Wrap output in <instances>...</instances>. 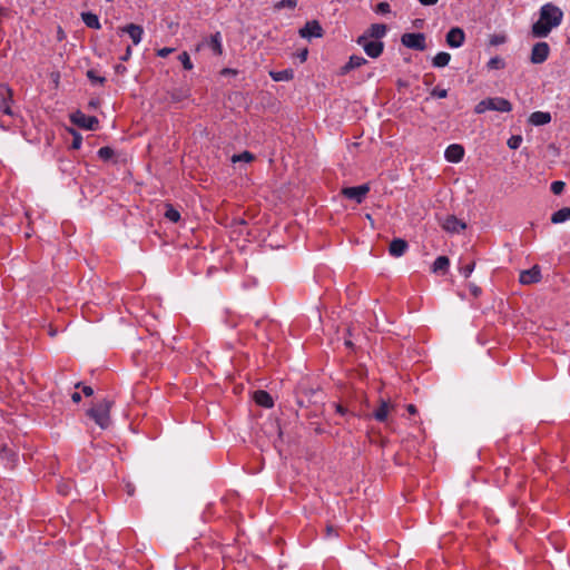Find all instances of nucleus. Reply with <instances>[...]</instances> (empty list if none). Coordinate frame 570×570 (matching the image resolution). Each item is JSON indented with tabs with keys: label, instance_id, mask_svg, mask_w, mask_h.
Wrapping results in <instances>:
<instances>
[{
	"label": "nucleus",
	"instance_id": "obj_1",
	"mask_svg": "<svg viewBox=\"0 0 570 570\" xmlns=\"http://www.w3.org/2000/svg\"><path fill=\"white\" fill-rule=\"evenodd\" d=\"M563 18L562 10L552 4L546 3L540 9V17L532 26V35L538 38L547 37L553 28L560 26Z\"/></svg>",
	"mask_w": 570,
	"mask_h": 570
},
{
	"label": "nucleus",
	"instance_id": "obj_2",
	"mask_svg": "<svg viewBox=\"0 0 570 570\" xmlns=\"http://www.w3.org/2000/svg\"><path fill=\"white\" fill-rule=\"evenodd\" d=\"M112 402L109 400H102L98 402L95 406L88 410V415L95 421V423L101 429L109 428L110 420V409Z\"/></svg>",
	"mask_w": 570,
	"mask_h": 570
},
{
	"label": "nucleus",
	"instance_id": "obj_3",
	"mask_svg": "<svg viewBox=\"0 0 570 570\" xmlns=\"http://www.w3.org/2000/svg\"><path fill=\"white\" fill-rule=\"evenodd\" d=\"M488 110L510 112L512 110V104L508 99L502 97H491L481 100L474 107L475 114H483Z\"/></svg>",
	"mask_w": 570,
	"mask_h": 570
},
{
	"label": "nucleus",
	"instance_id": "obj_4",
	"mask_svg": "<svg viewBox=\"0 0 570 570\" xmlns=\"http://www.w3.org/2000/svg\"><path fill=\"white\" fill-rule=\"evenodd\" d=\"M70 120L72 124L77 125L80 128L88 130H96L98 128V119L95 116H87L82 111L77 110L70 116Z\"/></svg>",
	"mask_w": 570,
	"mask_h": 570
},
{
	"label": "nucleus",
	"instance_id": "obj_5",
	"mask_svg": "<svg viewBox=\"0 0 570 570\" xmlns=\"http://www.w3.org/2000/svg\"><path fill=\"white\" fill-rule=\"evenodd\" d=\"M356 42L363 47L366 55L371 58H377L384 49V43L382 41H368L367 35L360 36Z\"/></svg>",
	"mask_w": 570,
	"mask_h": 570
},
{
	"label": "nucleus",
	"instance_id": "obj_6",
	"mask_svg": "<svg viewBox=\"0 0 570 570\" xmlns=\"http://www.w3.org/2000/svg\"><path fill=\"white\" fill-rule=\"evenodd\" d=\"M401 42L410 49L419 51H424L426 49L424 33H404L401 37Z\"/></svg>",
	"mask_w": 570,
	"mask_h": 570
},
{
	"label": "nucleus",
	"instance_id": "obj_7",
	"mask_svg": "<svg viewBox=\"0 0 570 570\" xmlns=\"http://www.w3.org/2000/svg\"><path fill=\"white\" fill-rule=\"evenodd\" d=\"M550 52V47L547 42H537L531 50L530 60L534 65L544 62Z\"/></svg>",
	"mask_w": 570,
	"mask_h": 570
},
{
	"label": "nucleus",
	"instance_id": "obj_8",
	"mask_svg": "<svg viewBox=\"0 0 570 570\" xmlns=\"http://www.w3.org/2000/svg\"><path fill=\"white\" fill-rule=\"evenodd\" d=\"M370 191V187L367 184L354 186V187H346L342 190V194L350 199H354L356 203L361 204L367 193Z\"/></svg>",
	"mask_w": 570,
	"mask_h": 570
},
{
	"label": "nucleus",
	"instance_id": "obj_9",
	"mask_svg": "<svg viewBox=\"0 0 570 570\" xmlns=\"http://www.w3.org/2000/svg\"><path fill=\"white\" fill-rule=\"evenodd\" d=\"M465 40V33L463 29L459 27L451 28L446 33L445 41L451 48H460Z\"/></svg>",
	"mask_w": 570,
	"mask_h": 570
},
{
	"label": "nucleus",
	"instance_id": "obj_10",
	"mask_svg": "<svg viewBox=\"0 0 570 570\" xmlns=\"http://www.w3.org/2000/svg\"><path fill=\"white\" fill-rule=\"evenodd\" d=\"M299 36L302 38H321L323 36V29L318 21L312 20L305 23V26L299 29Z\"/></svg>",
	"mask_w": 570,
	"mask_h": 570
},
{
	"label": "nucleus",
	"instance_id": "obj_11",
	"mask_svg": "<svg viewBox=\"0 0 570 570\" xmlns=\"http://www.w3.org/2000/svg\"><path fill=\"white\" fill-rule=\"evenodd\" d=\"M442 227L449 233H460L466 228V225L455 216L449 215L444 218Z\"/></svg>",
	"mask_w": 570,
	"mask_h": 570
},
{
	"label": "nucleus",
	"instance_id": "obj_12",
	"mask_svg": "<svg viewBox=\"0 0 570 570\" xmlns=\"http://www.w3.org/2000/svg\"><path fill=\"white\" fill-rule=\"evenodd\" d=\"M541 272L538 266H533L530 269L522 271L520 273L519 281L523 285H530L540 282Z\"/></svg>",
	"mask_w": 570,
	"mask_h": 570
},
{
	"label": "nucleus",
	"instance_id": "obj_13",
	"mask_svg": "<svg viewBox=\"0 0 570 570\" xmlns=\"http://www.w3.org/2000/svg\"><path fill=\"white\" fill-rule=\"evenodd\" d=\"M118 32L119 33H128L132 40V43L138 45L141 41L144 29H142V27H140L138 24L129 23L125 27L119 28Z\"/></svg>",
	"mask_w": 570,
	"mask_h": 570
},
{
	"label": "nucleus",
	"instance_id": "obj_14",
	"mask_svg": "<svg viewBox=\"0 0 570 570\" xmlns=\"http://www.w3.org/2000/svg\"><path fill=\"white\" fill-rule=\"evenodd\" d=\"M11 99H12V91H11V89L6 87V86L0 85V110L3 114L9 115V116L12 115V110H11V107L9 105V101Z\"/></svg>",
	"mask_w": 570,
	"mask_h": 570
},
{
	"label": "nucleus",
	"instance_id": "obj_15",
	"mask_svg": "<svg viewBox=\"0 0 570 570\" xmlns=\"http://www.w3.org/2000/svg\"><path fill=\"white\" fill-rule=\"evenodd\" d=\"M444 156L450 163H459L464 156V148L459 144H452L445 149Z\"/></svg>",
	"mask_w": 570,
	"mask_h": 570
},
{
	"label": "nucleus",
	"instance_id": "obj_16",
	"mask_svg": "<svg viewBox=\"0 0 570 570\" xmlns=\"http://www.w3.org/2000/svg\"><path fill=\"white\" fill-rule=\"evenodd\" d=\"M407 248V243L402 238H395L391 242L389 252L394 257L402 256Z\"/></svg>",
	"mask_w": 570,
	"mask_h": 570
},
{
	"label": "nucleus",
	"instance_id": "obj_17",
	"mask_svg": "<svg viewBox=\"0 0 570 570\" xmlns=\"http://www.w3.org/2000/svg\"><path fill=\"white\" fill-rule=\"evenodd\" d=\"M255 402L266 409H271L274 405L273 399L266 391L258 390L254 393Z\"/></svg>",
	"mask_w": 570,
	"mask_h": 570
},
{
	"label": "nucleus",
	"instance_id": "obj_18",
	"mask_svg": "<svg viewBox=\"0 0 570 570\" xmlns=\"http://www.w3.org/2000/svg\"><path fill=\"white\" fill-rule=\"evenodd\" d=\"M387 27L383 23H373L364 35L368 38L381 39L386 35Z\"/></svg>",
	"mask_w": 570,
	"mask_h": 570
},
{
	"label": "nucleus",
	"instance_id": "obj_19",
	"mask_svg": "<svg viewBox=\"0 0 570 570\" xmlns=\"http://www.w3.org/2000/svg\"><path fill=\"white\" fill-rule=\"evenodd\" d=\"M529 121L534 126L547 125L551 121V115L546 111H534L530 115Z\"/></svg>",
	"mask_w": 570,
	"mask_h": 570
},
{
	"label": "nucleus",
	"instance_id": "obj_20",
	"mask_svg": "<svg viewBox=\"0 0 570 570\" xmlns=\"http://www.w3.org/2000/svg\"><path fill=\"white\" fill-rule=\"evenodd\" d=\"M366 63V59L361 56H351L347 63L342 67L341 73L345 75L350 72L352 69L358 68Z\"/></svg>",
	"mask_w": 570,
	"mask_h": 570
},
{
	"label": "nucleus",
	"instance_id": "obj_21",
	"mask_svg": "<svg viewBox=\"0 0 570 570\" xmlns=\"http://www.w3.org/2000/svg\"><path fill=\"white\" fill-rule=\"evenodd\" d=\"M392 404L389 401L381 400V404L377 410L374 411L373 416L376 421L384 422L389 415Z\"/></svg>",
	"mask_w": 570,
	"mask_h": 570
},
{
	"label": "nucleus",
	"instance_id": "obj_22",
	"mask_svg": "<svg viewBox=\"0 0 570 570\" xmlns=\"http://www.w3.org/2000/svg\"><path fill=\"white\" fill-rule=\"evenodd\" d=\"M449 266H450V259L446 256H439L432 265V272L440 273V274H446Z\"/></svg>",
	"mask_w": 570,
	"mask_h": 570
},
{
	"label": "nucleus",
	"instance_id": "obj_23",
	"mask_svg": "<svg viewBox=\"0 0 570 570\" xmlns=\"http://www.w3.org/2000/svg\"><path fill=\"white\" fill-rule=\"evenodd\" d=\"M81 19L88 28L100 29V22L98 16L92 12H82Z\"/></svg>",
	"mask_w": 570,
	"mask_h": 570
},
{
	"label": "nucleus",
	"instance_id": "obj_24",
	"mask_svg": "<svg viewBox=\"0 0 570 570\" xmlns=\"http://www.w3.org/2000/svg\"><path fill=\"white\" fill-rule=\"evenodd\" d=\"M568 219H570V208L569 207H563V208L557 210L556 213H553L551 216V222L553 224H561Z\"/></svg>",
	"mask_w": 570,
	"mask_h": 570
},
{
	"label": "nucleus",
	"instance_id": "obj_25",
	"mask_svg": "<svg viewBox=\"0 0 570 570\" xmlns=\"http://www.w3.org/2000/svg\"><path fill=\"white\" fill-rule=\"evenodd\" d=\"M209 48L214 51L215 55L220 56L223 53L220 33L216 32L213 35L208 41Z\"/></svg>",
	"mask_w": 570,
	"mask_h": 570
},
{
	"label": "nucleus",
	"instance_id": "obj_26",
	"mask_svg": "<svg viewBox=\"0 0 570 570\" xmlns=\"http://www.w3.org/2000/svg\"><path fill=\"white\" fill-rule=\"evenodd\" d=\"M451 60V55L445 52V51H441L439 52L434 58H433V66L436 67V68H442V67H445L449 65Z\"/></svg>",
	"mask_w": 570,
	"mask_h": 570
},
{
	"label": "nucleus",
	"instance_id": "obj_27",
	"mask_svg": "<svg viewBox=\"0 0 570 570\" xmlns=\"http://www.w3.org/2000/svg\"><path fill=\"white\" fill-rule=\"evenodd\" d=\"M164 215L168 220L173 223H177L180 219L179 212L176 208H174L170 204L166 205V212Z\"/></svg>",
	"mask_w": 570,
	"mask_h": 570
},
{
	"label": "nucleus",
	"instance_id": "obj_28",
	"mask_svg": "<svg viewBox=\"0 0 570 570\" xmlns=\"http://www.w3.org/2000/svg\"><path fill=\"white\" fill-rule=\"evenodd\" d=\"M271 76L275 81L291 80L293 78V71L282 70L277 72H271Z\"/></svg>",
	"mask_w": 570,
	"mask_h": 570
},
{
	"label": "nucleus",
	"instance_id": "obj_29",
	"mask_svg": "<svg viewBox=\"0 0 570 570\" xmlns=\"http://www.w3.org/2000/svg\"><path fill=\"white\" fill-rule=\"evenodd\" d=\"M297 6V0H281L274 4V9L279 11L284 8L294 9Z\"/></svg>",
	"mask_w": 570,
	"mask_h": 570
},
{
	"label": "nucleus",
	"instance_id": "obj_30",
	"mask_svg": "<svg viewBox=\"0 0 570 570\" xmlns=\"http://www.w3.org/2000/svg\"><path fill=\"white\" fill-rule=\"evenodd\" d=\"M488 68L491 69V70H494V69H503L505 67V62L502 58L500 57H493L491 58L489 61H488Z\"/></svg>",
	"mask_w": 570,
	"mask_h": 570
},
{
	"label": "nucleus",
	"instance_id": "obj_31",
	"mask_svg": "<svg viewBox=\"0 0 570 570\" xmlns=\"http://www.w3.org/2000/svg\"><path fill=\"white\" fill-rule=\"evenodd\" d=\"M254 159V155L249 151H244L239 155H234L232 157V161L233 163H238V161H245V163H249Z\"/></svg>",
	"mask_w": 570,
	"mask_h": 570
},
{
	"label": "nucleus",
	"instance_id": "obj_32",
	"mask_svg": "<svg viewBox=\"0 0 570 570\" xmlns=\"http://www.w3.org/2000/svg\"><path fill=\"white\" fill-rule=\"evenodd\" d=\"M98 156L102 160H109L114 156V149H111L110 147H101L98 150Z\"/></svg>",
	"mask_w": 570,
	"mask_h": 570
},
{
	"label": "nucleus",
	"instance_id": "obj_33",
	"mask_svg": "<svg viewBox=\"0 0 570 570\" xmlns=\"http://www.w3.org/2000/svg\"><path fill=\"white\" fill-rule=\"evenodd\" d=\"M178 59L186 70L193 69V63L190 61L189 55L186 51L181 52Z\"/></svg>",
	"mask_w": 570,
	"mask_h": 570
},
{
	"label": "nucleus",
	"instance_id": "obj_34",
	"mask_svg": "<svg viewBox=\"0 0 570 570\" xmlns=\"http://www.w3.org/2000/svg\"><path fill=\"white\" fill-rule=\"evenodd\" d=\"M522 142V137L519 135L511 136L508 140V146L511 149H518Z\"/></svg>",
	"mask_w": 570,
	"mask_h": 570
},
{
	"label": "nucleus",
	"instance_id": "obj_35",
	"mask_svg": "<svg viewBox=\"0 0 570 570\" xmlns=\"http://www.w3.org/2000/svg\"><path fill=\"white\" fill-rule=\"evenodd\" d=\"M474 267H475V263L474 262H471L464 266H461L460 267V273L465 277L468 278L472 272L474 271Z\"/></svg>",
	"mask_w": 570,
	"mask_h": 570
},
{
	"label": "nucleus",
	"instance_id": "obj_36",
	"mask_svg": "<svg viewBox=\"0 0 570 570\" xmlns=\"http://www.w3.org/2000/svg\"><path fill=\"white\" fill-rule=\"evenodd\" d=\"M564 186L566 184L561 180H556L551 184V191L554 194V195H559L562 193V190L564 189Z\"/></svg>",
	"mask_w": 570,
	"mask_h": 570
},
{
	"label": "nucleus",
	"instance_id": "obj_37",
	"mask_svg": "<svg viewBox=\"0 0 570 570\" xmlns=\"http://www.w3.org/2000/svg\"><path fill=\"white\" fill-rule=\"evenodd\" d=\"M87 77L92 81V82H98L100 85H102L105 82V78L104 77H100L96 73L95 70H88L87 71Z\"/></svg>",
	"mask_w": 570,
	"mask_h": 570
},
{
	"label": "nucleus",
	"instance_id": "obj_38",
	"mask_svg": "<svg viewBox=\"0 0 570 570\" xmlns=\"http://www.w3.org/2000/svg\"><path fill=\"white\" fill-rule=\"evenodd\" d=\"M375 12L382 13V14L389 13V12H391V7L385 1L380 2V3H377V6L375 8Z\"/></svg>",
	"mask_w": 570,
	"mask_h": 570
},
{
	"label": "nucleus",
	"instance_id": "obj_39",
	"mask_svg": "<svg viewBox=\"0 0 570 570\" xmlns=\"http://www.w3.org/2000/svg\"><path fill=\"white\" fill-rule=\"evenodd\" d=\"M431 95L433 97H436V98H440V99H443V98H446L448 96V90L446 89H441L439 87H435L432 91H431Z\"/></svg>",
	"mask_w": 570,
	"mask_h": 570
},
{
	"label": "nucleus",
	"instance_id": "obj_40",
	"mask_svg": "<svg viewBox=\"0 0 570 570\" xmlns=\"http://www.w3.org/2000/svg\"><path fill=\"white\" fill-rule=\"evenodd\" d=\"M81 142H82L81 136L79 134L73 132V140L71 144V147L73 149H79L81 146Z\"/></svg>",
	"mask_w": 570,
	"mask_h": 570
},
{
	"label": "nucleus",
	"instance_id": "obj_41",
	"mask_svg": "<svg viewBox=\"0 0 570 570\" xmlns=\"http://www.w3.org/2000/svg\"><path fill=\"white\" fill-rule=\"evenodd\" d=\"M173 51H174L173 48L165 47L157 51V56L165 58V57L169 56Z\"/></svg>",
	"mask_w": 570,
	"mask_h": 570
},
{
	"label": "nucleus",
	"instance_id": "obj_42",
	"mask_svg": "<svg viewBox=\"0 0 570 570\" xmlns=\"http://www.w3.org/2000/svg\"><path fill=\"white\" fill-rule=\"evenodd\" d=\"M469 288H470V292L472 293L473 296L478 297L481 293V288L479 286H476L475 284L471 283L469 285Z\"/></svg>",
	"mask_w": 570,
	"mask_h": 570
},
{
	"label": "nucleus",
	"instance_id": "obj_43",
	"mask_svg": "<svg viewBox=\"0 0 570 570\" xmlns=\"http://www.w3.org/2000/svg\"><path fill=\"white\" fill-rule=\"evenodd\" d=\"M326 535H327V537H331V535H337V532H336V530L334 529V527H332V525H327V527H326Z\"/></svg>",
	"mask_w": 570,
	"mask_h": 570
},
{
	"label": "nucleus",
	"instance_id": "obj_44",
	"mask_svg": "<svg viewBox=\"0 0 570 570\" xmlns=\"http://www.w3.org/2000/svg\"><path fill=\"white\" fill-rule=\"evenodd\" d=\"M82 393L86 395V396H91L94 394V390L92 387L90 386H83L82 387Z\"/></svg>",
	"mask_w": 570,
	"mask_h": 570
},
{
	"label": "nucleus",
	"instance_id": "obj_45",
	"mask_svg": "<svg viewBox=\"0 0 570 570\" xmlns=\"http://www.w3.org/2000/svg\"><path fill=\"white\" fill-rule=\"evenodd\" d=\"M423 6H433L436 4L439 0H419Z\"/></svg>",
	"mask_w": 570,
	"mask_h": 570
},
{
	"label": "nucleus",
	"instance_id": "obj_46",
	"mask_svg": "<svg viewBox=\"0 0 570 570\" xmlns=\"http://www.w3.org/2000/svg\"><path fill=\"white\" fill-rule=\"evenodd\" d=\"M71 400L75 402V403H79L80 400H81V395L78 393V392H75L71 394Z\"/></svg>",
	"mask_w": 570,
	"mask_h": 570
},
{
	"label": "nucleus",
	"instance_id": "obj_47",
	"mask_svg": "<svg viewBox=\"0 0 570 570\" xmlns=\"http://www.w3.org/2000/svg\"><path fill=\"white\" fill-rule=\"evenodd\" d=\"M130 55H131V48H130V47H128V48L126 49L125 55L121 57V60H122V61L128 60V59H129V57H130Z\"/></svg>",
	"mask_w": 570,
	"mask_h": 570
},
{
	"label": "nucleus",
	"instance_id": "obj_48",
	"mask_svg": "<svg viewBox=\"0 0 570 570\" xmlns=\"http://www.w3.org/2000/svg\"><path fill=\"white\" fill-rule=\"evenodd\" d=\"M126 491H127L128 495H132L135 492L134 485L130 483L126 484Z\"/></svg>",
	"mask_w": 570,
	"mask_h": 570
},
{
	"label": "nucleus",
	"instance_id": "obj_49",
	"mask_svg": "<svg viewBox=\"0 0 570 570\" xmlns=\"http://www.w3.org/2000/svg\"><path fill=\"white\" fill-rule=\"evenodd\" d=\"M307 53H308L307 49H304V50L299 53V56H298V57H299L301 61H305V60H306V58H307Z\"/></svg>",
	"mask_w": 570,
	"mask_h": 570
},
{
	"label": "nucleus",
	"instance_id": "obj_50",
	"mask_svg": "<svg viewBox=\"0 0 570 570\" xmlns=\"http://www.w3.org/2000/svg\"><path fill=\"white\" fill-rule=\"evenodd\" d=\"M336 411L338 413H341L342 415H344L346 413V410L340 404L336 405Z\"/></svg>",
	"mask_w": 570,
	"mask_h": 570
},
{
	"label": "nucleus",
	"instance_id": "obj_51",
	"mask_svg": "<svg viewBox=\"0 0 570 570\" xmlns=\"http://www.w3.org/2000/svg\"><path fill=\"white\" fill-rule=\"evenodd\" d=\"M407 411L411 413V414H414L416 412V407L413 405V404H409L407 405Z\"/></svg>",
	"mask_w": 570,
	"mask_h": 570
},
{
	"label": "nucleus",
	"instance_id": "obj_52",
	"mask_svg": "<svg viewBox=\"0 0 570 570\" xmlns=\"http://www.w3.org/2000/svg\"><path fill=\"white\" fill-rule=\"evenodd\" d=\"M59 492L62 494H67L66 488H59Z\"/></svg>",
	"mask_w": 570,
	"mask_h": 570
},
{
	"label": "nucleus",
	"instance_id": "obj_53",
	"mask_svg": "<svg viewBox=\"0 0 570 570\" xmlns=\"http://www.w3.org/2000/svg\"><path fill=\"white\" fill-rule=\"evenodd\" d=\"M6 13V9L3 7H0V16H3Z\"/></svg>",
	"mask_w": 570,
	"mask_h": 570
},
{
	"label": "nucleus",
	"instance_id": "obj_54",
	"mask_svg": "<svg viewBox=\"0 0 570 570\" xmlns=\"http://www.w3.org/2000/svg\"><path fill=\"white\" fill-rule=\"evenodd\" d=\"M59 40H62V30H59Z\"/></svg>",
	"mask_w": 570,
	"mask_h": 570
},
{
	"label": "nucleus",
	"instance_id": "obj_55",
	"mask_svg": "<svg viewBox=\"0 0 570 570\" xmlns=\"http://www.w3.org/2000/svg\"><path fill=\"white\" fill-rule=\"evenodd\" d=\"M59 40H62V30H59Z\"/></svg>",
	"mask_w": 570,
	"mask_h": 570
},
{
	"label": "nucleus",
	"instance_id": "obj_56",
	"mask_svg": "<svg viewBox=\"0 0 570 570\" xmlns=\"http://www.w3.org/2000/svg\"><path fill=\"white\" fill-rule=\"evenodd\" d=\"M59 40H62V30H59Z\"/></svg>",
	"mask_w": 570,
	"mask_h": 570
},
{
	"label": "nucleus",
	"instance_id": "obj_57",
	"mask_svg": "<svg viewBox=\"0 0 570 570\" xmlns=\"http://www.w3.org/2000/svg\"><path fill=\"white\" fill-rule=\"evenodd\" d=\"M173 98H174V99H176V100H178V99H180V96H179V95H176V96H175V95H173Z\"/></svg>",
	"mask_w": 570,
	"mask_h": 570
},
{
	"label": "nucleus",
	"instance_id": "obj_58",
	"mask_svg": "<svg viewBox=\"0 0 570 570\" xmlns=\"http://www.w3.org/2000/svg\"><path fill=\"white\" fill-rule=\"evenodd\" d=\"M345 344H346L347 346H351V345H352V343H351L350 341H346V342H345Z\"/></svg>",
	"mask_w": 570,
	"mask_h": 570
},
{
	"label": "nucleus",
	"instance_id": "obj_59",
	"mask_svg": "<svg viewBox=\"0 0 570 570\" xmlns=\"http://www.w3.org/2000/svg\"><path fill=\"white\" fill-rule=\"evenodd\" d=\"M91 107H96V104L94 101L90 102Z\"/></svg>",
	"mask_w": 570,
	"mask_h": 570
}]
</instances>
